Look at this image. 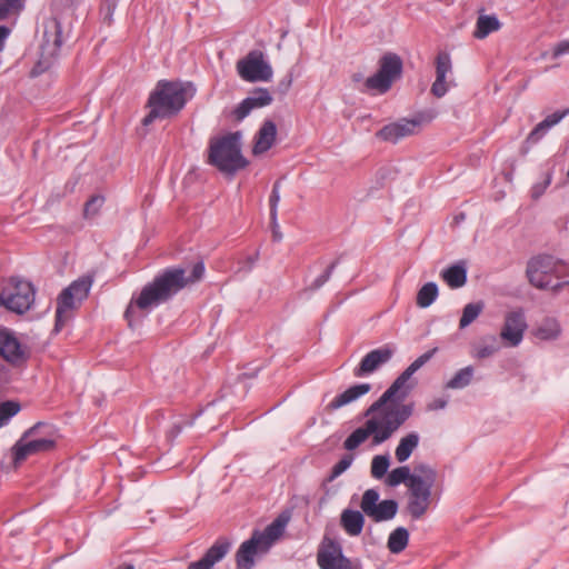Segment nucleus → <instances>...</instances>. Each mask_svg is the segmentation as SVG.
I'll return each instance as SVG.
<instances>
[{
    "mask_svg": "<svg viewBox=\"0 0 569 569\" xmlns=\"http://www.w3.org/2000/svg\"><path fill=\"white\" fill-rule=\"evenodd\" d=\"M336 569H362V563L359 559H350L345 556L336 565Z\"/></svg>",
    "mask_w": 569,
    "mask_h": 569,
    "instance_id": "obj_50",
    "label": "nucleus"
},
{
    "mask_svg": "<svg viewBox=\"0 0 569 569\" xmlns=\"http://www.w3.org/2000/svg\"><path fill=\"white\" fill-rule=\"evenodd\" d=\"M36 288L32 282L11 277L0 290V306L17 315H23L34 303Z\"/></svg>",
    "mask_w": 569,
    "mask_h": 569,
    "instance_id": "obj_6",
    "label": "nucleus"
},
{
    "mask_svg": "<svg viewBox=\"0 0 569 569\" xmlns=\"http://www.w3.org/2000/svg\"><path fill=\"white\" fill-rule=\"evenodd\" d=\"M557 267L559 268H557V270H553L552 279L556 278L560 280L569 277V263L558 259Z\"/></svg>",
    "mask_w": 569,
    "mask_h": 569,
    "instance_id": "obj_51",
    "label": "nucleus"
},
{
    "mask_svg": "<svg viewBox=\"0 0 569 569\" xmlns=\"http://www.w3.org/2000/svg\"><path fill=\"white\" fill-rule=\"evenodd\" d=\"M277 137V126L272 120H264L254 137L252 148L253 154L267 152L274 143Z\"/></svg>",
    "mask_w": 569,
    "mask_h": 569,
    "instance_id": "obj_24",
    "label": "nucleus"
},
{
    "mask_svg": "<svg viewBox=\"0 0 569 569\" xmlns=\"http://www.w3.org/2000/svg\"><path fill=\"white\" fill-rule=\"evenodd\" d=\"M80 301L68 288H64L57 298L54 331L59 332L70 318V312L80 306Z\"/></svg>",
    "mask_w": 569,
    "mask_h": 569,
    "instance_id": "obj_19",
    "label": "nucleus"
},
{
    "mask_svg": "<svg viewBox=\"0 0 569 569\" xmlns=\"http://www.w3.org/2000/svg\"><path fill=\"white\" fill-rule=\"evenodd\" d=\"M272 100L268 89L256 88L237 106L232 113L237 121H242L252 110L267 107L271 104Z\"/></svg>",
    "mask_w": 569,
    "mask_h": 569,
    "instance_id": "obj_16",
    "label": "nucleus"
},
{
    "mask_svg": "<svg viewBox=\"0 0 569 569\" xmlns=\"http://www.w3.org/2000/svg\"><path fill=\"white\" fill-rule=\"evenodd\" d=\"M353 456L350 453L345 455L332 468L327 481H333L340 475H342L352 463Z\"/></svg>",
    "mask_w": 569,
    "mask_h": 569,
    "instance_id": "obj_44",
    "label": "nucleus"
},
{
    "mask_svg": "<svg viewBox=\"0 0 569 569\" xmlns=\"http://www.w3.org/2000/svg\"><path fill=\"white\" fill-rule=\"evenodd\" d=\"M242 376H243V377H247V378H253V377L256 376V373H253V375H249V373H247V372H243V373H242Z\"/></svg>",
    "mask_w": 569,
    "mask_h": 569,
    "instance_id": "obj_63",
    "label": "nucleus"
},
{
    "mask_svg": "<svg viewBox=\"0 0 569 569\" xmlns=\"http://www.w3.org/2000/svg\"><path fill=\"white\" fill-rule=\"evenodd\" d=\"M93 279L90 276H82L78 278L77 280L72 281L67 288L71 291L72 295L76 296V298L82 302L84 299H87L90 289L92 287Z\"/></svg>",
    "mask_w": 569,
    "mask_h": 569,
    "instance_id": "obj_37",
    "label": "nucleus"
},
{
    "mask_svg": "<svg viewBox=\"0 0 569 569\" xmlns=\"http://www.w3.org/2000/svg\"><path fill=\"white\" fill-rule=\"evenodd\" d=\"M500 350L499 339L495 335H489L481 338L479 345L476 347V357L478 359H486L493 356Z\"/></svg>",
    "mask_w": 569,
    "mask_h": 569,
    "instance_id": "obj_32",
    "label": "nucleus"
},
{
    "mask_svg": "<svg viewBox=\"0 0 569 569\" xmlns=\"http://www.w3.org/2000/svg\"><path fill=\"white\" fill-rule=\"evenodd\" d=\"M341 526L349 536H359L363 529L365 517L361 511L346 509L341 513Z\"/></svg>",
    "mask_w": 569,
    "mask_h": 569,
    "instance_id": "obj_27",
    "label": "nucleus"
},
{
    "mask_svg": "<svg viewBox=\"0 0 569 569\" xmlns=\"http://www.w3.org/2000/svg\"><path fill=\"white\" fill-rule=\"evenodd\" d=\"M339 263V260H336L333 262H331L327 269L319 276L317 277L313 282L310 284L309 289L311 291H316L318 289H320L332 276L336 267L338 266Z\"/></svg>",
    "mask_w": 569,
    "mask_h": 569,
    "instance_id": "obj_46",
    "label": "nucleus"
},
{
    "mask_svg": "<svg viewBox=\"0 0 569 569\" xmlns=\"http://www.w3.org/2000/svg\"><path fill=\"white\" fill-rule=\"evenodd\" d=\"M390 466V458L387 455L375 456L371 461V476L376 479L383 478Z\"/></svg>",
    "mask_w": 569,
    "mask_h": 569,
    "instance_id": "obj_40",
    "label": "nucleus"
},
{
    "mask_svg": "<svg viewBox=\"0 0 569 569\" xmlns=\"http://www.w3.org/2000/svg\"><path fill=\"white\" fill-rule=\"evenodd\" d=\"M411 403H386L377 412L365 416L367 421L353 430L345 440V449L352 451L372 436V445L387 441L411 417Z\"/></svg>",
    "mask_w": 569,
    "mask_h": 569,
    "instance_id": "obj_2",
    "label": "nucleus"
},
{
    "mask_svg": "<svg viewBox=\"0 0 569 569\" xmlns=\"http://www.w3.org/2000/svg\"><path fill=\"white\" fill-rule=\"evenodd\" d=\"M271 228H272L273 241H280L282 239V233L279 230V224L277 223V227H276L274 224L271 223Z\"/></svg>",
    "mask_w": 569,
    "mask_h": 569,
    "instance_id": "obj_57",
    "label": "nucleus"
},
{
    "mask_svg": "<svg viewBox=\"0 0 569 569\" xmlns=\"http://www.w3.org/2000/svg\"><path fill=\"white\" fill-rule=\"evenodd\" d=\"M527 322L522 310H513L506 315L500 338L508 347H517L523 339Z\"/></svg>",
    "mask_w": 569,
    "mask_h": 569,
    "instance_id": "obj_14",
    "label": "nucleus"
},
{
    "mask_svg": "<svg viewBox=\"0 0 569 569\" xmlns=\"http://www.w3.org/2000/svg\"><path fill=\"white\" fill-rule=\"evenodd\" d=\"M568 53H569V39L557 43L555 46L553 52H552L555 58H558L560 56L568 54Z\"/></svg>",
    "mask_w": 569,
    "mask_h": 569,
    "instance_id": "obj_52",
    "label": "nucleus"
},
{
    "mask_svg": "<svg viewBox=\"0 0 569 569\" xmlns=\"http://www.w3.org/2000/svg\"><path fill=\"white\" fill-rule=\"evenodd\" d=\"M452 63L450 54L441 51L436 57V80L431 86V93L437 98H442L448 92L446 82L447 74L451 71Z\"/></svg>",
    "mask_w": 569,
    "mask_h": 569,
    "instance_id": "obj_20",
    "label": "nucleus"
},
{
    "mask_svg": "<svg viewBox=\"0 0 569 569\" xmlns=\"http://www.w3.org/2000/svg\"><path fill=\"white\" fill-rule=\"evenodd\" d=\"M416 476V473L410 472V468L408 466H401L395 468L388 473L386 485L389 487H397L400 483H405L408 486V483L411 482V479Z\"/></svg>",
    "mask_w": 569,
    "mask_h": 569,
    "instance_id": "obj_35",
    "label": "nucleus"
},
{
    "mask_svg": "<svg viewBox=\"0 0 569 569\" xmlns=\"http://www.w3.org/2000/svg\"><path fill=\"white\" fill-rule=\"evenodd\" d=\"M241 138L240 131L210 138L207 162L231 177L247 168L249 161L242 154Z\"/></svg>",
    "mask_w": 569,
    "mask_h": 569,
    "instance_id": "obj_4",
    "label": "nucleus"
},
{
    "mask_svg": "<svg viewBox=\"0 0 569 569\" xmlns=\"http://www.w3.org/2000/svg\"><path fill=\"white\" fill-rule=\"evenodd\" d=\"M485 303L482 301L467 303L462 309L459 320V328L465 329L471 325L482 312Z\"/></svg>",
    "mask_w": 569,
    "mask_h": 569,
    "instance_id": "obj_38",
    "label": "nucleus"
},
{
    "mask_svg": "<svg viewBox=\"0 0 569 569\" xmlns=\"http://www.w3.org/2000/svg\"><path fill=\"white\" fill-rule=\"evenodd\" d=\"M43 422H37L27 429L22 436L11 448L12 462L14 466L21 465L27 458L41 453L49 452L56 448V440L50 437L36 438L39 430L44 427Z\"/></svg>",
    "mask_w": 569,
    "mask_h": 569,
    "instance_id": "obj_7",
    "label": "nucleus"
},
{
    "mask_svg": "<svg viewBox=\"0 0 569 569\" xmlns=\"http://www.w3.org/2000/svg\"><path fill=\"white\" fill-rule=\"evenodd\" d=\"M290 517L291 515L288 510L282 511L262 532L258 530L253 531L262 541L264 550H269L273 542L282 536L290 521Z\"/></svg>",
    "mask_w": 569,
    "mask_h": 569,
    "instance_id": "obj_22",
    "label": "nucleus"
},
{
    "mask_svg": "<svg viewBox=\"0 0 569 569\" xmlns=\"http://www.w3.org/2000/svg\"><path fill=\"white\" fill-rule=\"evenodd\" d=\"M280 184L281 181L277 180L271 190V194L269 197V206H270V222L277 227V214H278V204L280 201Z\"/></svg>",
    "mask_w": 569,
    "mask_h": 569,
    "instance_id": "obj_43",
    "label": "nucleus"
},
{
    "mask_svg": "<svg viewBox=\"0 0 569 569\" xmlns=\"http://www.w3.org/2000/svg\"><path fill=\"white\" fill-rule=\"evenodd\" d=\"M63 43L62 24L56 17L49 18L43 22V39L40 46L41 57L54 58L58 56Z\"/></svg>",
    "mask_w": 569,
    "mask_h": 569,
    "instance_id": "obj_13",
    "label": "nucleus"
},
{
    "mask_svg": "<svg viewBox=\"0 0 569 569\" xmlns=\"http://www.w3.org/2000/svg\"><path fill=\"white\" fill-rule=\"evenodd\" d=\"M558 259L550 254H539L531 258L527 263V277L533 287L538 289H551L555 292L560 291L566 284L567 280L557 281L552 280V272L557 270Z\"/></svg>",
    "mask_w": 569,
    "mask_h": 569,
    "instance_id": "obj_8",
    "label": "nucleus"
},
{
    "mask_svg": "<svg viewBox=\"0 0 569 569\" xmlns=\"http://www.w3.org/2000/svg\"><path fill=\"white\" fill-rule=\"evenodd\" d=\"M320 569H336V567H320Z\"/></svg>",
    "mask_w": 569,
    "mask_h": 569,
    "instance_id": "obj_64",
    "label": "nucleus"
},
{
    "mask_svg": "<svg viewBox=\"0 0 569 569\" xmlns=\"http://www.w3.org/2000/svg\"><path fill=\"white\" fill-rule=\"evenodd\" d=\"M435 485H430L420 480L418 475L411 479V482L408 483L409 498L412 499H422L430 500L431 499V490Z\"/></svg>",
    "mask_w": 569,
    "mask_h": 569,
    "instance_id": "obj_33",
    "label": "nucleus"
},
{
    "mask_svg": "<svg viewBox=\"0 0 569 569\" xmlns=\"http://www.w3.org/2000/svg\"><path fill=\"white\" fill-rule=\"evenodd\" d=\"M448 405L447 398H436L431 402L428 403L427 409L430 411L441 410L445 409Z\"/></svg>",
    "mask_w": 569,
    "mask_h": 569,
    "instance_id": "obj_53",
    "label": "nucleus"
},
{
    "mask_svg": "<svg viewBox=\"0 0 569 569\" xmlns=\"http://www.w3.org/2000/svg\"><path fill=\"white\" fill-rule=\"evenodd\" d=\"M551 179H552V173L551 172H548L546 174V178L543 180L542 183H536L533 184L532 189H531V197L533 199H538L539 197H541L545 192V190L548 188V186L551 183Z\"/></svg>",
    "mask_w": 569,
    "mask_h": 569,
    "instance_id": "obj_49",
    "label": "nucleus"
},
{
    "mask_svg": "<svg viewBox=\"0 0 569 569\" xmlns=\"http://www.w3.org/2000/svg\"><path fill=\"white\" fill-rule=\"evenodd\" d=\"M231 541L226 537L218 538L214 543L202 556L207 562L213 568L216 563L221 561L230 551Z\"/></svg>",
    "mask_w": 569,
    "mask_h": 569,
    "instance_id": "obj_28",
    "label": "nucleus"
},
{
    "mask_svg": "<svg viewBox=\"0 0 569 569\" xmlns=\"http://www.w3.org/2000/svg\"><path fill=\"white\" fill-rule=\"evenodd\" d=\"M442 280L451 289H458L467 282V267L465 261H459L448 268L443 269L440 273Z\"/></svg>",
    "mask_w": 569,
    "mask_h": 569,
    "instance_id": "obj_26",
    "label": "nucleus"
},
{
    "mask_svg": "<svg viewBox=\"0 0 569 569\" xmlns=\"http://www.w3.org/2000/svg\"><path fill=\"white\" fill-rule=\"evenodd\" d=\"M66 0H51V7L56 10L67 9Z\"/></svg>",
    "mask_w": 569,
    "mask_h": 569,
    "instance_id": "obj_58",
    "label": "nucleus"
},
{
    "mask_svg": "<svg viewBox=\"0 0 569 569\" xmlns=\"http://www.w3.org/2000/svg\"><path fill=\"white\" fill-rule=\"evenodd\" d=\"M413 473L418 475L420 480H422L423 482L430 483V485H435L436 479H437L436 470L427 463L417 465L415 467Z\"/></svg>",
    "mask_w": 569,
    "mask_h": 569,
    "instance_id": "obj_45",
    "label": "nucleus"
},
{
    "mask_svg": "<svg viewBox=\"0 0 569 569\" xmlns=\"http://www.w3.org/2000/svg\"><path fill=\"white\" fill-rule=\"evenodd\" d=\"M371 390L370 383H358L349 387L347 390L336 396L327 406L328 411H335L347 406Z\"/></svg>",
    "mask_w": 569,
    "mask_h": 569,
    "instance_id": "obj_23",
    "label": "nucleus"
},
{
    "mask_svg": "<svg viewBox=\"0 0 569 569\" xmlns=\"http://www.w3.org/2000/svg\"><path fill=\"white\" fill-rule=\"evenodd\" d=\"M409 542V531L405 527L396 528L388 538L387 547L391 553H400Z\"/></svg>",
    "mask_w": 569,
    "mask_h": 569,
    "instance_id": "obj_31",
    "label": "nucleus"
},
{
    "mask_svg": "<svg viewBox=\"0 0 569 569\" xmlns=\"http://www.w3.org/2000/svg\"><path fill=\"white\" fill-rule=\"evenodd\" d=\"M10 29L6 26H0V49L2 48L3 41L9 36Z\"/></svg>",
    "mask_w": 569,
    "mask_h": 569,
    "instance_id": "obj_56",
    "label": "nucleus"
},
{
    "mask_svg": "<svg viewBox=\"0 0 569 569\" xmlns=\"http://www.w3.org/2000/svg\"><path fill=\"white\" fill-rule=\"evenodd\" d=\"M117 3L118 0H103L101 4V10L106 11L108 16H111L117 7Z\"/></svg>",
    "mask_w": 569,
    "mask_h": 569,
    "instance_id": "obj_55",
    "label": "nucleus"
},
{
    "mask_svg": "<svg viewBox=\"0 0 569 569\" xmlns=\"http://www.w3.org/2000/svg\"><path fill=\"white\" fill-rule=\"evenodd\" d=\"M438 348L435 347L431 350L419 356L413 362H411L391 383V386L380 396L378 400L371 403L366 410L365 416H370L381 409L386 403H395L405 400L413 383H409L412 375L422 368L431 358L436 355Z\"/></svg>",
    "mask_w": 569,
    "mask_h": 569,
    "instance_id": "obj_5",
    "label": "nucleus"
},
{
    "mask_svg": "<svg viewBox=\"0 0 569 569\" xmlns=\"http://www.w3.org/2000/svg\"><path fill=\"white\" fill-rule=\"evenodd\" d=\"M501 28V23L499 19L495 16L480 14L476 22V29L473 31V37L476 39H485L491 32L498 31Z\"/></svg>",
    "mask_w": 569,
    "mask_h": 569,
    "instance_id": "obj_29",
    "label": "nucleus"
},
{
    "mask_svg": "<svg viewBox=\"0 0 569 569\" xmlns=\"http://www.w3.org/2000/svg\"><path fill=\"white\" fill-rule=\"evenodd\" d=\"M0 356L12 365H20L27 359L21 343L7 329L0 330Z\"/></svg>",
    "mask_w": 569,
    "mask_h": 569,
    "instance_id": "obj_18",
    "label": "nucleus"
},
{
    "mask_svg": "<svg viewBox=\"0 0 569 569\" xmlns=\"http://www.w3.org/2000/svg\"><path fill=\"white\" fill-rule=\"evenodd\" d=\"M345 557L339 541L325 535L320 549L317 555L319 567H336L340 559Z\"/></svg>",
    "mask_w": 569,
    "mask_h": 569,
    "instance_id": "obj_21",
    "label": "nucleus"
},
{
    "mask_svg": "<svg viewBox=\"0 0 569 569\" xmlns=\"http://www.w3.org/2000/svg\"><path fill=\"white\" fill-rule=\"evenodd\" d=\"M473 367L467 366L458 370L455 373V376L449 381H447L445 387L447 389H463L470 385L473 377Z\"/></svg>",
    "mask_w": 569,
    "mask_h": 569,
    "instance_id": "obj_36",
    "label": "nucleus"
},
{
    "mask_svg": "<svg viewBox=\"0 0 569 569\" xmlns=\"http://www.w3.org/2000/svg\"><path fill=\"white\" fill-rule=\"evenodd\" d=\"M21 405L16 400L0 402V429L7 426L10 420L20 412Z\"/></svg>",
    "mask_w": 569,
    "mask_h": 569,
    "instance_id": "obj_39",
    "label": "nucleus"
},
{
    "mask_svg": "<svg viewBox=\"0 0 569 569\" xmlns=\"http://www.w3.org/2000/svg\"><path fill=\"white\" fill-rule=\"evenodd\" d=\"M104 203V197L101 194H93L84 203L83 208V217L86 219H89L91 217H94L100 209L102 208Z\"/></svg>",
    "mask_w": 569,
    "mask_h": 569,
    "instance_id": "obj_42",
    "label": "nucleus"
},
{
    "mask_svg": "<svg viewBox=\"0 0 569 569\" xmlns=\"http://www.w3.org/2000/svg\"><path fill=\"white\" fill-rule=\"evenodd\" d=\"M117 569H134V566L132 563H124L123 566H120Z\"/></svg>",
    "mask_w": 569,
    "mask_h": 569,
    "instance_id": "obj_62",
    "label": "nucleus"
},
{
    "mask_svg": "<svg viewBox=\"0 0 569 569\" xmlns=\"http://www.w3.org/2000/svg\"><path fill=\"white\" fill-rule=\"evenodd\" d=\"M258 259H259V252L258 251L254 254L247 257L248 270H251V268L258 261Z\"/></svg>",
    "mask_w": 569,
    "mask_h": 569,
    "instance_id": "obj_59",
    "label": "nucleus"
},
{
    "mask_svg": "<svg viewBox=\"0 0 569 569\" xmlns=\"http://www.w3.org/2000/svg\"><path fill=\"white\" fill-rule=\"evenodd\" d=\"M380 495L376 489H368L362 495L360 508L362 512L375 522L391 520L398 511V502L393 499H386L379 502Z\"/></svg>",
    "mask_w": 569,
    "mask_h": 569,
    "instance_id": "obj_10",
    "label": "nucleus"
},
{
    "mask_svg": "<svg viewBox=\"0 0 569 569\" xmlns=\"http://www.w3.org/2000/svg\"><path fill=\"white\" fill-rule=\"evenodd\" d=\"M362 78H363L362 73H359V72H358V73H353V74H352V80H353L355 82H359V81H361V80H362Z\"/></svg>",
    "mask_w": 569,
    "mask_h": 569,
    "instance_id": "obj_61",
    "label": "nucleus"
},
{
    "mask_svg": "<svg viewBox=\"0 0 569 569\" xmlns=\"http://www.w3.org/2000/svg\"><path fill=\"white\" fill-rule=\"evenodd\" d=\"M83 0H66L67 9H77Z\"/></svg>",
    "mask_w": 569,
    "mask_h": 569,
    "instance_id": "obj_60",
    "label": "nucleus"
},
{
    "mask_svg": "<svg viewBox=\"0 0 569 569\" xmlns=\"http://www.w3.org/2000/svg\"><path fill=\"white\" fill-rule=\"evenodd\" d=\"M403 62L401 58L397 53L387 52L379 60L378 71L365 81V87L368 90L386 93L391 89L392 83L401 78Z\"/></svg>",
    "mask_w": 569,
    "mask_h": 569,
    "instance_id": "obj_9",
    "label": "nucleus"
},
{
    "mask_svg": "<svg viewBox=\"0 0 569 569\" xmlns=\"http://www.w3.org/2000/svg\"><path fill=\"white\" fill-rule=\"evenodd\" d=\"M204 263L198 261L192 266L189 274L181 267H169L156 274L152 281L148 282L137 298H132L124 311V319L129 327L138 319V310H149L171 300L188 284L201 280L204 276Z\"/></svg>",
    "mask_w": 569,
    "mask_h": 569,
    "instance_id": "obj_1",
    "label": "nucleus"
},
{
    "mask_svg": "<svg viewBox=\"0 0 569 569\" xmlns=\"http://www.w3.org/2000/svg\"><path fill=\"white\" fill-rule=\"evenodd\" d=\"M421 122L422 119L420 117L412 119L402 118L383 126L376 132V137L381 141L397 143L401 139L415 134Z\"/></svg>",
    "mask_w": 569,
    "mask_h": 569,
    "instance_id": "obj_12",
    "label": "nucleus"
},
{
    "mask_svg": "<svg viewBox=\"0 0 569 569\" xmlns=\"http://www.w3.org/2000/svg\"><path fill=\"white\" fill-rule=\"evenodd\" d=\"M187 569H212V567L201 557L199 560L190 562Z\"/></svg>",
    "mask_w": 569,
    "mask_h": 569,
    "instance_id": "obj_54",
    "label": "nucleus"
},
{
    "mask_svg": "<svg viewBox=\"0 0 569 569\" xmlns=\"http://www.w3.org/2000/svg\"><path fill=\"white\" fill-rule=\"evenodd\" d=\"M21 7L20 0H0V20L7 19Z\"/></svg>",
    "mask_w": 569,
    "mask_h": 569,
    "instance_id": "obj_47",
    "label": "nucleus"
},
{
    "mask_svg": "<svg viewBox=\"0 0 569 569\" xmlns=\"http://www.w3.org/2000/svg\"><path fill=\"white\" fill-rule=\"evenodd\" d=\"M293 82V72L290 70L284 74L278 82L276 87V92L280 96H286L288 91L290 90Z\"/></svg>",
    "mask_w": 569,
    "mask_h": 569,
    "instance_id": "obj_48",
    "label": "nucleus"
},
{
    "mask_svg": "<svg viewBox=\"0 0 569 569\" xmlns=\"http://www.w3.org/2000/svg\"><path fill=\"white\" fill-rule=\"evenodd\" d=\"M420 437L417 432H410L402 437L396 448L395 455L399 462L407 461L412 451L418 447Z\"/></svg>",
    "mask_w": 569,
    "mask_h": 569,
    "instance_id": "obj_30",
    "label": "nucleus"
},
{
    "mask_svg": "<svg viewBox=\"0 0 569 569\" xmlns=\"http://www.w3.org/2000/svg\"><path fill=\"white\" fill-rule=\"evenodd\" d=\"M197 92L190 81L161 79L150 92L146 107L150 109L141 120L148 127L156 120L171 119L178 116Z\"/></svg>",
    "mask_w": 569,
    "mask_h": 569,
    "instance_id": "obj_3",
    "label": "nucleus"
},
{
    "mask_svg": "<svg viewBox=\"0 0 569 569\" xmlns=\"http://www.w3.org/2000/svg\"><path fill=\"white\" fill-rule=\"evenodd\" d=\"M439 295L438 286L436 282L425 283L417 293V306L420 308H428L431 306Z\"/></svg>",
    "mask_w": 569,
    "mask_h": 569,
    "instance_id": "obj_34",
    "label": "nucleus"
},
{
    "mask_svg": "<svg viewBox=\"0 0 569 569\" xmlns=\"http://www.w3.org/2000/svg\"><path fill=\"white\" fill-rule=\"evenodd\" d=\"M393 353L395 348L390 345L369 351L355 368L353 375L356 377H365L376 371L381 365L387 363Z\"/></svg>",
    "mask_w": 569,
    "mask_h": 569,
    "instance_id": "obj_15",
    "label": "nucleus"
},
{
    "mask_svg": "<svg viewBox=\"0 0 569 569\" xmlns=\"http://www.w3.org/2000/svg\"><path fill=\"white\" fill-rule=\"evenodd\" d=\"M239 76L249 82L269 81L272 78V68L264 60L263 52L251 50L243 59L237 62Z\"/></svg>",
    "mask_w": 569,
    "mask_h": 569,
    "instance_id": "obj_11",
    "label": "nucleus"
},
{
    "mask_svg": "<svg viewBox=\"0 0 569 569\" xmlns=\"http://www.w3.org/2000/svg\"><path fill=\"white\" fill-rule=\"evenodd\" d=\"M429 505L430 500L409 498L407 503V511L412 519L418 520L427 512Z\"/></svg>",
    "mask_w": 569,
    "mask_h": 569,
    "instance_id": "obj_41",
    "label": "nucleus"
},
{
    "mask_svg": "<svg viewBox=\"0 0 569 569\" xmlns=\"http://www.w3.org/2000/svg\"><path fill=\"white\" fill-rule=\"evenodd\" d=\"M569 114V109L557 110L540 121L528 134L527 142L537 143L542 137L565 117Z\"/></svg>",
    "mask_w": 569,
    "mask_h": 569,
    "instance_id": "obj_25",
    "label": "nucleus"
},
{
    "mask_svg": "<svg viewBox=\"0 0 569 569\" xmlns=\"http://www.w3.org/2000/svg\"><path fill=\"white\" fill-rule=\"evenodd\" d=\"M269 550H264L262 541L253 532L252 536L243 541L236 552L237 569H252L254 567V557L264 555Z\"/></svg>",
    "mask_w": 569,
    "mask_h": 569,
    "instance_id": "obj_17",
    "label": "nucleus"
}]
</instances>
